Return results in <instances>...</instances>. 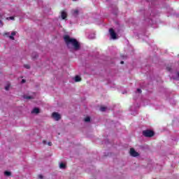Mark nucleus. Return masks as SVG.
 <instances>
[{
	"instance_id": "1",
	"label": "nucleus",
	"mask_w": 179,
	"mask_h": 179,
	"mask_svg": "<svg viewBox=\"0 0 179 179\" xmlns=\"http://www.w3.org/2000/svg\"><path fill=\"white\" fill-rule=\"evenodd\" d=\"M64 38L68 48L75 50V51L80 50V43L76 39L72 38L69 36H65Z\"/></svg>"
},
{
	"instance_id": "2",
	"label": "nucleus",
	"mask_w": 179,
	"mask_h": 179,
	"mask_svg": "<svg viewBox=\"0 0 179 179\" xmlns=\"http://www.w3.org/2000/svg\"><path fill=\"white\" fill-rule=\"evenodd\" d=\"M143 135L146 138H152V136H154L155 132L152 130L147 129L143 131Z\"/></svg>"
},
{
	"instance_id": "3",
	"label": "nucleus",
	"mask_w": 179,
	"mask_h": 179,
	"mask_svg": "<svg viewBox=\"0 0 179 179\" xmlns=\"http://www.w3.org/2000/svg\"><path fill=\"white\" fill-rule=\"evenodd\" d=\"M52 117L55 120V121H59V120H61V115L57 112H54L52 114Z\"/></svg>"
},
{
	"instance_id": "4",
	"label": "nucleus",
	"mask_w": 179,
	"mask_h": 179,
	"mask_svg": "<svg viewBox=\"0 0 179 179\" xmlns=\"http://www.w3.org/2000/svg\"><path fill=\"white\" fill-rule=\"evenodd\" d=\"M109 33L111 38H113V40H115V38H117V34H115V31H114V29H110Z\"/></svg>"
},
{
	"instance_id": "5",
	"label": "nucleus",
	"mask_w": 179,
	"mask_h": 179,
	"mask_svg": "<svg viewBox=\"0 0 179 179\" xmlns=\"http://www.w3.org/2000/svg\"><path fill=\"white\" fill-rule=\"evenodd\" d=\"M130 155L133 157H137V156H139V153H138L136 151H135V149H134V148L130 149Z\"/></svg>"
},
{
	"instance_id": "6",
	"label": "nucleus",
	"mask_w": 179,
	"mask_h": 179,
	"mask_svg": "<svg viewBox=\"0 0 179 179\" xmlns=\"http://www.w3.org/2000/svg\"><path fill=\"white\" fill-rule=\"evenodd\" d=\"M71 13H72L73 16H74L75 17H77V16L79 15V10H78V9L73 10L71 11Z\"/></svg>"
},
{
	"instance_id": "7",
	"label": "nucleus",
	"mask_w": 179,
	"mask_h": 179,
	"mask_svg": "<svg viewBox=\"0 0 179 179\" xmlns=\"http://www.w3.org/2000/svg\"><path fill=\"white\" fill-rule=\"evenodd\" d=\"M31 113V114H38L40 113V109L38 108H34Z\"/></svg>"
},
{
	"instance_id": "8",
	"label": "nucleus",
	"mask_w": 179,
	"mask_h": 179,
	"mask_svg": "<svg viewBox=\"0 0 179 179\" xmlns=\"http://www.w3.org/2000/svg\"><path fill=\"white\" fill-rule=\"evenodd\" d=\"M61 16L63 20H65L66 19V16H68V14L65 11H62Z\"/></svg>"
},
{
	"instance_id": "9",
	"label": "nucleus",
	"mask_w": 179,
	"mask_h": 179,
	"mask_svg": "<svg viewBox=\"0 0 179 179\" xmlns=\"http://www.w3.org/2000/svg\"><path fill=\"white\" fill-rule=\"evenodd\" d=\"M13 36H16V31L11 32V36H9L8 37L10 40H15V37H13Z\"/></svg>"
},
{
	"instance_id": "10",
	"label": "nucleus",
	"mask_w": 179,
	"mask_h": 179,
	"mask_svg": "<svg viewBox=\"0 0 179 179\" xmlns=\"http://www.w3.org/2000/svg\"><path fill=\"white\" fill-rule=\"evenodd\" d=\"M31 57L32 59H36L38 57V54H37V52H33Z\"/></svg>"
},
{
	"instance_id": "11",
	"label": "nucleus",
	"mask_w": 179,
	"mask_h": 179,
	"mask_svg": "<svg viewBox=\"0 0 179 179\" xmlns=\"http://www.w3.org/2000/svg\"><path fill=\"white\" fill-rule=\"evenodd\" d=\"M75 82H80L82 80V78L79 76H76L74 78Z\"/></svg>"
},
{
	"instance_id": "12",
	"label": "nucleus",
	"mask_w": 179,
	"mask_h": 179,
	"mask_svg": "<svg viewBox=\"0 0 179 179\" xmlns=\"http://www.w3.org/2000/svg\"><path fill=\"white\" fill-rule=\"evenodd\" d=\"M23 97H24V99H26L27 100H31V99H34V96H28V95H24Z\"/></svg>"
},
{
	"instance_id": "13",
	"label": "nucleus",
	"mask_w": 179,
	"mask_h": 179,
	"mask_svg": "<svg viewBox=\"0 0 179 179\" xmlns=\"http://www.w3.org/2000/svg\"><path fill=\"white\" fill-rule=\"evenodd\" d=\"M66 165H65V164H64V163H60L59 164V169H66Z\"/></svg>"
},
{
	"instance_id": "14",
	"label": "nucleus",
	"mask_w": 179,
	"mask_h": 179,
	"mask_svg": "<svg viewBox=\"0 0 179 179\" xmlns=\"http://www.w3.org/2000/svg\"><path fill=\"white\" fill-rule=\"evenodd\" d=\"M89 38H90L91 40H93V38H96V35H94V34H92L91 35H89Z\"/></svg>"
},
{
	"instance_id": "15",
	"label": "nucleus",
	"mask_w": 179,
	"mask_h": 179,
	"mask_svg": "<svg viewBox=\"0 0 179 179\" xmlns=\"http://www.w3.org/2000/svg\"><path fill=\"white\" fill-rule=\"evenodd\" d=\"M106 110H107V108H106V107L101 106V107L100 108V111L104 112V111H106Z\"/></svg>"
},
{
	"instance_id": "16",
	"label": "nucleus",
	"mask_w": 179,
	"mask_h": 179,
	"mask_svg": "<svg viewBox=\"0 0 179 179\" xmlns=\"http://www.w3.org/2000/svg\"><path fill=\"white\" fill-rule=\"evenodd\" d=\"M84 120H85V122H90V117H87L85 118Z\"/></svg>"
},
{
	"instance_id": "17",
	"label": "nucleus",
	"mask_w": 179,
	"mask_h": 179,
	"mask_svg": "<svg viewBox=\"0 0 179 179\" xmlns=\"http://www.w3.org/2000/svg\"><path fill=\"white\" fill-rule=\"evenodd\" d=\"M4 174H5V176H6L7 177H9V176H10V172H9V171H5L4 172Z\"/></svg>"
},
{
	"instance_id": "18",
	"label": "nucleus",
	"mask_w": 179,
	"mask_h": 179,
	"mask_svg": "<svg viewBox=\"0 0 179 179\" xmlns=\"http://www.w3.org/2000/svg\"><path fill=\"white\" fill-rule=\"evenodd\" d=\"M24 68H26V69H30V65L25 64V65H24Z\"/></svg>"
},
{
	"instance_id": "19",
	"label": "nucleus",
	"mask_w": 179,
	"mask_h": 179,
	"mask_svg": "<svg viewBox=\"0 0 179 179\" xmlns=\"http://www.w3.org/2000/svg\"><path fill=\"white\" fill-rule=\"evenodd\" d=\"M7 20H15V17H10L6 18Z\"/></svg>"
},
{
	"instance_id": "20",
	"label": "nucleus",
	"mask_w": 179,
	"mask_h": 179,
	"mask_svg": "<svg viewBox=\"0 0 179 179\" xmlns=\"http://www.w3.org/2000/svg\"><path fill=\"white\" fill-rule=\"evenodd\" d=\"M137 92H138V93H142V90H141V89H137Z\"/></svg>"
},
{
	"instance_id": "21",
	"label": "nucleus",
	"mask_w": 179,
	"mask_h": 179,
	"mask_svg": "<svg viewBox=\"0 0 179 179\" xmlns=\"http://www.w3.org/2000/svg\"><path fill=\"white\" fill-rule=\"evenodd\" d=\"M9 87H10L9 85L6 86V87H5L6 90H9Z\"/></svg>"
},
{
	"instance_id": "22",
	"label": "nucleus",
	"mask_w": 179,
	"mask_h": 179,
	"mask_svg": "<svg viewBox=\"0 0 179 179\" xmlns=\"http://www.w3.org/2000/svg\"><path fill=\"white\" fill-rule=\"evenodd\" d=\"M48 146H52V143L49 142V143H48Z\"/></svg>"
},
{
	"instance_id": "23",
	"label": "nucleus",
	"mask_w": 179,
	"mask_h": 179,
	"mask_svg": "<svg viewBox=\"0 0 179 179\" xmlns=\"http://www.w3.org/2000/svg\"><path fill=\"white\" fill-rule=\"evenodd\" d=\"M10 33L9 32H6L4 34V36H9Z\"/></svg>"
},
{
	"instance_id": "24",
	"label": "nucleus",
	"mask_w": 179,
	"mask_h": 179,
	"mask_svg": "<svg viewBox=\"0 0 179 179\" xmlns=\"http://www.w3.org/2000/svg\"><path fill=\"white\" fill-rule=\"evenodd\" d=\"M38 178L43 179V175H39V176H38Z\"/></svg>"
},
{
	"instance_id": "25",
	"label": "nucleus",
	"mask_w": 179,
	"mask_h": 179,
	"mask_svg": "<svg viewBox=\"0 0 179 179\" xmlns=\"http://www.w3.org/2000/svg\"><path fill=\"white\" fill-rule=\"evenodd\" d=\"M22 83H26V80L24 79L22 80Z\"/></svg>"
},
{
	"instance_id": "26",
	"label": "nucleus",
	"mask_w": 179,
	"mask_h": 179,
	"mask_svg": "<svg viewBox=\"0 0 179 179\" xmlns=\"http://www.w3.org/2000/svg\"><path fill=\"white\" fill-rule=\"evenodd\" d=\"M0 26H3V24H2V21L0 20Z\"/></svg>"
},
{
	"instance_id": "27",
	"label": "nucleus",
	"mask_w": 179,
	"mask_h": 179,
	"mask_svg": "<svg viewBox=\"0 0 179 179\" xmlns=\"http://www.w3.org/2000/svg\"><path fill=\"white\" fill-rule=\"evenodd\" d=\"M43 144L44 145H46L47 144V142L45 141H43Z\"/></svg>"
},
{
	"instance_id": "28",
	"label": "nucleus",
	"mask_w": 179,
	"mask_h": 179,
	"mask_svg": "<svg viewBox=\"0 0 179 179\" xmlns=\"http://www.w3.org/2000/svg\"><path fill=\"white\" fill-rule=\"evenodd\" d=\"M166 69H167V71H171V69H170L169 67Z\"/></svg>"
},
{
	"instance_id": "29",
	"label": "nucleus",
	"mask_w": 179,
	"mask_h": 179,
	"mask_svg": "<svg viewBox=\"0 0 179 179\" xmlns=\"http://www.w3.org/2000/svg\"><path fill=\"white\" fill-rule=\"evenodd\" d=\"M120 64L122 65V64H124V62L122 61V62H120Z\"/></svg>"
},
{
	"instance_id": "30",
	"label": "nucleus",
	"mask_w": 179,
	"mask_h": 179,
	"mask_svg": "<svg viewBox=\"0 0 179 179\" xmlns=\"http://www.w3.org/2000/svg\"><path fill=\"white\" fill-rule=\"evenodd\" d=\"M73 1H76V0H73Z\"/></svg>"
}]
</instances>
